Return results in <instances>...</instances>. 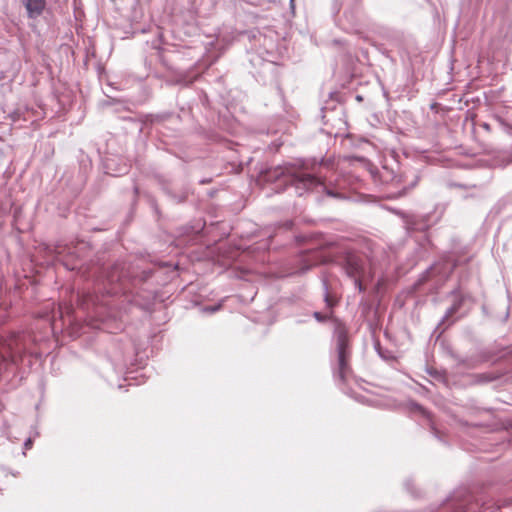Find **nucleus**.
I'll use <instances>...</instances> for the list:
<instances>
[{
  "label": "nucleus",
  "mask_w": 512,
  "mask_h": 512,
  "mask_svg": "<svg viewBox=\"0 0 512 512\" xmlns=\"http://www.w3.org/2000/svg\"><path fill=\"white\" fill-rule=\"evenodd\" d=\"M261 179L265 182L281 181L285 185L294 187L298 196L308 191H325L327 195L336 197L338 194L326 188V185L318 178L292 165H278L261 172Z\"/></svg>",
  "instance_id": "nucleus-1"
},
{
  "label": "nucleus",
  "mask_w": 512,
  "mask_h": 512,
  "mask_svg": "<svg viewBox=\"0 0 512 512\" xmlns=\"http://www.w3.org/2000/svg\"><path fill=\"white\" fill-rule=\"evenodd\" d=\"M333 345L336 353L334 376L344 382L351 372L350 358L352 354L348 329L339 319H334Z\"/></svg>",
  "instance_id": "nucleus-2"
},
{
  "label": "nucleus",
  "mask_w": 512,
  "mask_h": 512,
  "mask_svg": "<svg viewBox=\"0 0 512 512\" xmlns=\"http://www.w3.org/2000/svg\"><path fill=\"white\" fill-rule=\"evenodd\" d=\"M344 270L347 276L354 281L355 287L360 293L365 291L363 280L367 276L365 260L363 257L355 254H349L346 257Z\"/></svg>",
  "instance_id": "nucleus-3"
},
{
  "label": "nucleus",
  "mask_w": 512,
  "mask_h": 512,
  "mask_svg": "<svg viewBox=\"0 0 512 512\" xmlns=\"http://www.w3.org/2000/svg\"><path fill=\"white\" fill-rule=\"evenodd\" d=\"M30 19L38 18L44 11L46 0H21Z\"/></svg>",
  "instance_id": "nucleus-4"
},
{
  "label": "nucleus",
  "mask_w": 512,
  "mask_h": 512,
  "mask_svg": "<svg viewBox=\"0 0 512 512\" xmlns=\"http://www.w3.org/2000/svg\"><path fill=\"white\" fill-rule=\"evenodd\" d=\"M462 305V299L455 296L454 303L447 309L446 313L442 317L441 321L438 324L439 328H442L444 331L447 327H449L453 320H450V318L459 311L460 307Z\"/></svg>",
  "instance_id": "nucleus-5"
},
{
  "label": "nucleus",
  "mask_w": 512,
  "mask_h": 512,
  "mask_svg": "<svg viewBox=\"0 0 512 512\" xmlns=\"http://www.w3.org/2000/svg\"><path fill=\"white\" fill-rule=\"evenodd\" d=\"M17 352L13 347V340L0 341V361L2 362H15Z\"/></svg>",
  "instance_id": "nucleus-6"
},
{
  "label": "nucleus",
  "mask_w": 512,
  "mask_h": 512,
  "mask_svg": "<svg viewBox=\"0 0 512 512\" xmlns=\"http://www.w3.org/2000/svg\"><path fill=\"white\" fill-rule=\"evenodd\" d=\"M455 265H450L449 263H437L431 266L426 272H425V278H429L433 274H443L442 278H447L448 275L452 272Z\"/></svg>",
  "instance_id": "nucleus-7"
},
{
  "label": "nucleus",
  "mask_w": 512,
  "mask_h": 512,
  "mask_svg": "<svg viewBox=\"0 0 512 512\" xmlns=\"http://www.w3.org/2000/svg\"><path fill=\"white\" fill-rule=\"evenodd\" d=\"M407 225L410 229L415 231H424L429 228L428 216H412Z\"/></svg>",
  "instance_id": "nucleus-8"
},
{
  "label": "nucleus",
  "mask_w": 512,
  "mask_h": 512,
  "mask_svg": "<svg viewBox=\"0 0 512 512\" xmlns=\"http://www.w3.org/2000/svg\"><path fill=\"white\" fill-rule=\"evenodd\" d=\"M125 278V274L123 272V268H120V265H115L112 270L108 274V280L110 283H116L119 282L121 285H123V281Z\"/></svg>",
  "instance_id": "nucleus-9"
},
{
  "label": "nucleus",
  "mask_w": 512,
  "mask_h": 512,
  "mask_svg": "<svg viewBox=\"0 0 512 512\" xmlns=\"http://www.w3.org/2000/svg\"><path fill=\"white\" fill-rule=\"evenodd\" d=\"M323 287L325 305L329 310H332V308L337 304V299L329 293L328 284L326 280L323 281Z\"/></svg>",
  "instance_id": "nucleus-10"
},
{
  "label": "nucleus",
  "mask_w": 512,
  "mask_h": 512,
  "mask_svg": "<svg viewBox=\"0 0 512 512\" xmlns=\"http://www.w3.org/2000/svg\"><path fill=\"white\" fill-rule=\"evenodd\" d=\"M313 317L320 323L325 322L326 320L330 319L332 317V311L328 314H324L321 312H314Z\"/></svg>",
  "instance_id": "nucleus-11"
},
{
  "label": "nucleus",
  "mask_w": 512,
  "mask_h": 512,
  "mask_svg": "<svg viewBox=\"0 0 512 512\" xmlns=\"http://www.w3.org/2000/svg\"><path fill=\"white\" fill-rule=\"evenodd\" d=\"M497 124L499 125V127L501 129H503L504 131L510 133L512 131V126L509 125L508 123L505 122L504 119H502L501 117H496L495 118Z\"/></svg>",
  "instance_id": "nucleus-12"
},
{
  "label": "nucleus",
  "mask_w": 512,
  "mask_h": 512,
  "mask_svg": "<svg viewBox=\"0 0 512 512\" xmlns=\"http://www.w3.org/2000/svg\"><path fill=\"white\" fill-rule=\"evenodd\" d=\"M495 378L496 377H494L492 374H488V373H483V374L477 375L478 382H491Z\"/></svg>",
  "instance_id": "nucleus-13"
},
{
  "label": "nucleus",
  "mask_w": 512,
  "mask_h": 512,
  "mask_svg": "<svg viewBox=\"0 0 512 512\" xmlns=\"http://www.w3.org/2000/svg\"><path fill=\"white\" fill-rule=\"evenodd\" d=\"M219 308H220V305L209 306V307H206L204 309V311L209 312V313H214V312L218 311Z\"/></svg>",
  "instance_id": "nucleus-14"
},
{
  "label": "nucleus",
  "mask_w": 512,
  "mask_h": 512,
  "mask_svg": "<svg viewBox=\"0 0 512 512\" xmlns=\"http://www.w3.org/2000/svg\"><path fill=\"white\" fill-rule=\"evenodd\" d=\"M413 406H414V408H415L416 410H418V411H419V412H421L424 416H426L427 418H429L428 413L424 410V408H423V407H421L419 404H416V403H415V404H413Z\"/></svg>",
  "instance_id": "nucleus-15"
},
{
  "label": "nucleus",
  "mask_w": 512,
  "mask_h": 512,
  "mask_svg": "<svg viewBox=\"0 0 512 512\" xmlns=\"http://www.w3.org/2000/svg\"><path fill=\"white\" fill-rule=\"evenodd\" d=\"M405 193H406V188H404L401 191H398L397 193L389 195V197L397 198V197H400V196L404 195Z\"/></svg>",
  "instance_id": "nucleus-16"
},
{
  "label": "nucleus",
  "mask_w": 512,
  "mask_h": 512,
  "mask_svg": "<svg viewBox=\"0 0 512 512\" xmlns=\"http://www.w3.org/2000/svg\"><path fill=\"white\" fill-rule=\"evenodd\" d=\"M32 438H28L25 442H24V447L25 449H30L32 447Z\"/></svg>",
  "instance_id": "nucleus-17"
},
{
  "label": "nucleus",
  "mask_w": 512,
  "mask_h": 512,
  "mask_svg": "<svg viewBox=\"0 0 512 512\" xmlns=\"http://www.w3.org/2000/svg\"><path fill=\"white\" fill-rule=\"evenodd\" d=\"M311 268V266H307L303 269H301L300 273H304L305 271L309 270Z\"/></svg>",
  "instance_id": "nucleus-18"
},
{
  "label": "nucleus",
  "mask_w": 512,
  "mask_h": 512,
  "mask_svg": "<svg viewBox=\"0 0 512 512\" xmlns=\"http://www.w3.org/2000/svg\"><path fill=\"white\" fill-rule=\"evenodd\" d=\"M482 127H483L484 129H486V130H489V128H490V127H489V124H487V123H484V124L482 125Z\"/></svg>",
  "instance_id": "nucleus-19"
},
{
  "label": "nucleus",
  "mask_w": 512,
  "mask_h": 512,
  "mask_svg": "<svg viewBox=\"0 0 512 512\" xmlns=\"http://www.w3.org/2000/svg\"><path fill=\"white\" fill-rule=\"evenodd\" d=\"M417 183V178L410 184V188H413Z\"/></svg>",
  "instance_id": "nucleus-20"
},
{
  "label": "nucleus",
  "mask_w": 512,
  "mask_h": 512,
  "mask_svg": "<svg viewBox=\"0 0 512 512\" xmlns=\"http://www.w3.org/2000/svg\"><path fill=\"white\" fill-rule=\"evenodd\" d=\"M290 7L292 10L294 9V0H290Z\"/></svg>",
  "instance_id": "nucleus-21"
},
{
  "label": "nucleus",
  "mask_w": 512,
  "mask_h": 512,
  "mask_svg": "<svg viewBox=\"0 0 512 512\" xmlns=\"http://www.w3.org/2000/svg\"><path fill=\"white\" fill-rule=\"evenodd\" d=\"M392 180H393V181H396L397 183H398V182H400V178H397V179H396V178H393Z\"/></svg>",
  "instance_id": "nucleus-22"
}]
</instances>
